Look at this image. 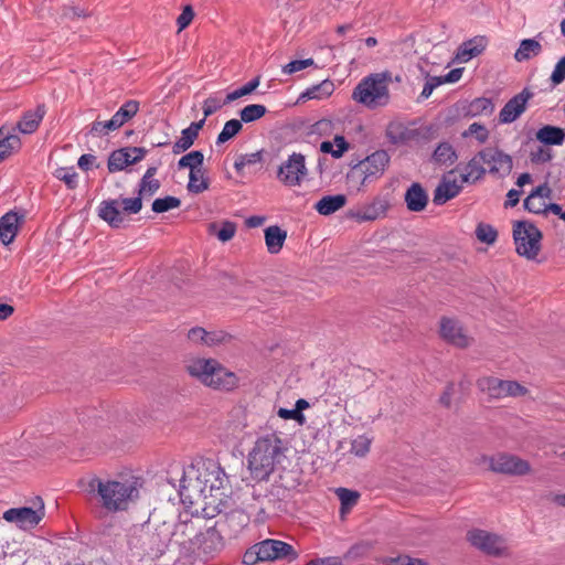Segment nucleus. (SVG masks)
Segmentation results:
<instances>
[{
	"instance_id": "f257e3e1",
	"label": "nucleus",
	"mask_w": 565,
	"mask_h": 565,
	"mask_svg": "<svg viewBox=\"0 0 565 565\" xmlns=\"http://www.w3.org/2000/svg\"><path fill=\"white\" fill-rule=\"evenodd\" d=\"M77 487L87 500H98L102 508L111 513L125 510L128 500L137 491L131 483L102 479L95 475L79 478Z\"/></svg>"
},
{
	"instance_id": "f03ea898",
	"label": "nucleus",
	"mask_w": 565,
	"mask_h": 565,
	"mask_svg": "<svg viewBox=\"0 0 565 565\" xmlns=\"http://www.w3.org/2000/svg\"><path fill=\"white\" fill-rule=\"evenodd\" d=\"M287 449L288 441L276 433L258 438L248 455V469L252 478L258 482L268 480L276 467L286 458Z\"/></svg>"
},
{
	"instance_id": "7ed1b4c3",
	"label": "nucleus",
	"mask_w": 565,
	"mask_h": 565,
	"mask_svg": "<svg viewBox=\"0 0 565 565\" xmlns=\"http://www.w3.org/2000/svg\"><path fill=\"white\" fill-rule=\"evenodd\" d=\"M192 376L216 390L231 391L237 386L235 373L226 370L214 359H198L188 365Z\"/></svg>"
},
{
	"instance_id": "20e7f679",
	"label": "nucleus",
	"mask_w": 565,
	"mask_h": 565,
	"mask_svg": "<svg viewBox=\"0 0 565 565\" xmlns=\"http://www.w3.org/2000/svg\"><path fill=\"white\" fill-rule=\"evenodd\" d=\"M390 79V72L371 74L356 85L353 89L352 98L369 108L385 106L390 99L387 87Z\"/></svg>"
},
{
	"instance_id": "39448f33",
	"label": "nucleus",
	"mask_w": 565,
	"mask_h": 565,
	"mask_svg": "<svg viewBox=\"0 0 565 565\" xmlns=\"http://www.w3.org/2000/svg\"><path fill=\"white\" fill-rule=\"evenodd\" d=\"M390 160L387 151L376 150L359 163L352 166L347 173V180L348 182L358 183V191H362L364 185L380 179L384 174Z\"/></svg>"
},
{
	"instance_id": "423d86ee",
	"label": "nucleus",
	"mask_w": 565,
	"mask_h": 565,
	"mask_svg": "<svg viewBox=\"0 0 565 565\" xmlns=\"http://www.w3.org/2000/svg\"><path fill=\"white\" fill-rule=\"evenodd\" d=\"M217 523L206 525L188 542L191 553L204 562L215 558L225 546L224 537L216 527Z\"/></svg>"
},
{
	"instance_id": "0eeeda50",
	"label": "nucleus",
	"mask_w": 565,
	"mask_h": 565,
	"mask_svg": "<svg viewBox=\"0 0 565 565\" xmlns=\"http://www.w3.org/2000/svg\"><path fill=\"white\" fill-rule=\"evenodd\" d=\"M142 195L121 199L122 212L119 211V201L116 199L104 200L99 203L97 215L111 228L124 227L125 217L122 213L137 214L142 209Z\"/></svg>"
},
{
	"instance_id": "6e6552de",
	"label": "nucleus",
	"mask_w": 565,
	"mask_h": 565,
	"mask_svg": "<svg viewBox=\"0 0 565 565\" xmlns=\"http://www.w3.org/2000/svg\"><path fill=\"white\" fill-rule=\"evenodd\" d=\"M542 237V232L530 221H516L513 225L515 250L530 260L537 257Z\"/></svg>"
},
{
	"instance_id": "1a4fd4ad",
	"label": "nucleus",
	"mask_w": 565,
	"mask_h": 565,
	"mask_svg": "<svg viewBox=\"0 0 565 565\" xmlns=\"http://www.w3.org/2000/svg\"><path fill=\"white\" fill-rule=\"evenodd\" d=\"M226 481L225 472L221 467H217L216 470L200 473L196 480L190 482L189 486L181 484L180 495L191 497V494H184V492L192 488V491H198L204 499L216 497V492L224 488Z\"/></svg>"
},
{
	"instance_id": "9d476101",
	"label": "nucleus",
	"mask_w": 565,
	"mask_h": 565,
	"mask_svg": "<svg viewBox=\"0 0 565 565\" xmlns=\"http://www.w3.org/2000/svg\"><path fill=\"white\" fill-rule=\"evenodd\" d=\"M482 460L489 462V469L495 473L525 476L531 471L527 460L507 452H499L491 457L483 456Z\"/></svg>"
},
{
	"instance_id": "9b49d317",
	"label": "nucleus",
	"mask_w": 565,
	"mask_h": 565,
	"mask_svg": "<svg viewBox=\"0 0 565 565\" xmlns=\"http://www.w3.org/2000/svg\"><path fill=\"white\" fill-rule=\"evenodd\" d=\"M480 391L487 393L490 398L518 397L527 393V388L516 381H504L493 376L481 377L477 381Z\"/></svg>"
},
{
	"instance_id": "f8f14e48",
	"label": "nucleus",
	"mask_w": 565,
	"mask_h": 565,
	"mask_svg": "<svg viewBox=\"0 0 565 565\" xmlns=\"http://www.w3.org/2000/svg\"><path fill=\"white\" fill-rule=\"evenodd\" d=\"M307 174L306 157L300 152L291 153L277 170V179L286 186H299Z\"/></svg>"
},
{
	"instance_id": "ddd939ff",
	"label": "nucleus",
	"mask_w": 565,
	"mask_h": 565,
	"mask_svg": "<svg viewBox=\"0 0 565 565\" xmlns=\"http://www.w3.org/2000/svg\"><path fill=\"white\" fill-rule=\"evenodd\" d=\"M36 500L40 503L36 510L30 507L11 508L4 511L3 519L22 530L35 527L44 518V503L40 497Z\"/></svg>"
},
{
	"instance_id": "4468645a",
	"label": "nucleus",
	"mask_w": 565,
	"mask_h": 565,
	"mask_svg": "<svg viewBox=\"0 0 565 565\" xmlns=\"http://www.w3.org/2000/svg\"><path fill=\"white\" fill-rule=\"evenodd\" d=\"M467 541L491 556H502L505 550L504 540L500 535L480 529L468 531Z\"/></svg>"
},
{
	"instance_id": "2eb2a0df",
	"label": "nucleus",
	"mask_w": 565,
	"mask_h": 565,
	"mask_svg": "<svg viewBox=\"0 0 565 565\" xmlns=\"http://www.w3.org/2000/svg\"><path fill=\"white\" fill-rule=\"evenodd\" d=\"M257 546L262 551L264 562L285 559L290 563L299 556L290 544L278 540L268 539L257 543Z\"/></svg>"
},
{
	"instance_id": "dca6fc26",
	"label": "nucleus",
	"mask_w": 565,
	"mask_h": 565,
	"mask_svg": "<svg viewBox=\"0 0 565 565\" xmlns=\"http://www.w3.org/2000/svg\"><path fill=\"white\" fill-rule=\"evenodd\" d=\"M478 156L490 166L489 172L491 174L501 173L503 177L510 174L513 162L511 156L504 153L498 148H484L478 152Z\"/></svg>"
},
{
	"instance_id": "f3484780",
	"label": "nucleus",
	"mask_w": 565,
	"mask_h": 565,
	"mask_svg": "<svg viewBox=\"0 0 565 565\" xmlns=\"http://www.w3.org/2000/svg\"><path fill=\"white\" fill-rule=\"evenodd\" d=\"M533 97V93L529 88L513 96L507 102L499 113V121L501 124H511L516 120L526 109L527 102Z\"/></svg>"
},
{
	"instance_id": "a211bd4d",
	"label": "nucleus",
	"mask_w": 565,
	"mask_h": 565,
	"mask_svg": "<svg viewBox=\"0 0 565 565\" xmlns=\"http://www.w3.org/2000/svg\"><path fill=\"white\" fill-rule=\"evenodd\" d=\"M390 203L386 199L376 196L371 203L359 207L355 211L350 212V216L355 218L358 222H370L375 221L386 214Z\"/></svg>"
},
{
	"instance_id": "6ab92c4d",
	"label": "nucleus",
	"mask_w": 565,
	"mask_h": 565,
	"mask_svg": "<svg viewBox=\"0 0 565 565\" xmlns=\"http://www.w3.org/2000/svg\"><path fill=\"white\" fill-rule=\"evenodd\" d=\"M440 335L448 343L456 345L458 348H467L469 345V340L467 335L462 332V328L458 323V321L443 317L440 320Z\"/></svg>"
},
{
	"instance_id": "aec40b11",
	"label": "nucleus",
	"mask_w": 565,
	"mask_h": 565,
	"mask_svg": "<svg viewBox=\"0 0 565 565\" xmlns=\"http://www.w3.org/2000/svg\"><path fill=\"white\" fill-rule=\"evenodd\" d=\"M46 114V107L44 104H40L36 106L34 110H26L23 113L21 119L17 122L11 130L15 134V131H20L24 135H31L35 132L43 120Z\"/></svg>"
},
{
	"instance_id": "412c9836",
	"label": "nucleus",
	"mask_w": 565,
	"mask_h": 565,
	"mask_svg": "<svg viewBox=\"0 0 565 565\" xmlns=\"http://www.w3.org/2000/svg\"><path fill=\"white\" fill-rule=\"evenodd\" d=\"M404 201L408 211L422 212L428 204V193L420 183L414 182L406 190Z\"/></svg>"
},
{
	"instance_id": "4be33fe9",
	"label": "nucleus",
	"mask_w": 565,
	"mask_h": 565,
	"mask_svg": "<svg viewBox=\"0 0 565 565\" xmlns=\"http://www.w3.org/2000/svg\"><path fill=\"white\" fill-rule=\"evenodd\" d=\"M248 523V514L242 509H234L224 515L222 526L223 530L228 531L230 536L236 537Z\"/></svg>"
},
{
	"instance_id": "5701e85b",
	"label": "nucleus",
	"mask_w": 565,
	"mask_h": 565,
	"mask_svg": "<svg viewBox=\"0 0 565 565\" xmlns=\"http://www.w3.org/2000/svg\"><path fill=\"white\" fill-rule=\"evenodd\" d=\"M488 39L486 36H475L465 41L457 51L456 57L459 62L466 63L480 55L487 47Z\"/></svg>"
},
{
	"instance_id": "b1692460",
	"label": "nucleus",
	"mask_w": 565,
	"mask_h": 565,
	"mask_svg": "<svg viewBox=\"0 0 565 565\" xmlns=\"http://www.w3.org/2000/svg\"><path fill=\"white\" fill-rule=\"evenodd\" d=\"M23 220V215H19L17 212L10 211L0 217V241L8 245L10 244L17 233L19 223Z\"/></svg>"
},
{
	"instance_id": "393cba45",
	"label": "nucleus",
	"mask_w": 565,
	"mask_h": 565,
	"mask_svg": "<svg viewBox=\"0 0 565 565\" xmlns=\"http://www.w3.org/2000/svg\"><path fill=\"white\" fill-rule=\"evenodd\" d=\"M21 149V139L11 129L0 128V163Z\"/></svg>"
},
{
	"instance_id": "a878e982",
	"label": "nucleus",
	"mask_w": 565,
	"mask_h": 565,
	"mask_svg": "<svg viewBox=\"0 0 565 565\" xmlns=\"http://www.w3.org/2000/svg\"><path fill=\"white\" fill-rule=\"evenodd\" d=\"M462 190V186L454 181H448L446 178L441 180V182L437 185L434 191L433 202L436 205H443L447 201L456 198Z\"/></svg>"
},
{
	"instance_id": "bb28decb",
	"label": "nucleus",
	"mask_w": 565,
	"mask_h": 565,
	"mask_svg": "<svg viewBox=\"0 0 565 565\" xmlns=\"http://www.w3.org/2000/svg\"><path fill=\"white\" fill-rule=\"evenodd\" d=\"M494 110L492 99L487 97H477L463 107L465 117L490 116Z\"/></svg>"
},
{
	"instance_id": "cd10ccee",
	"label": "nucleus",
	"mask_w": 565,
	"mask_h": 565,
	"mask_svg": "<svg viewBox=\"0 0 565 565\" xmlns=\"http://www.w3.org/2000/svg\"><path fill=\"white\" fill-rule=\"evenodd\" d=\"M347 204L344 194L324 195L316 204L315 209L321 215H331Z\"/></svg>"
},
{
	"instance_id": "c85d7f7f",
	"label": "nucleus",
	"mask_w": 565,
	"mask_h": 565,
	"mask_svg": "<svg viewBox=\"0 0 565 565\" xmlns=\"http://www.w3.org/2000/svg\"><path fill=\"white\" fill-rule=\"evenodd\" d=\"M264 234L267 250L270 254H278L284 246L287 232L281 230L278 225H271L265 228Z\"/></svg>"
},
{
	"instance_id": "c756f323",
	"label": "nucleus",
	"mask_w": 565,
	"mask_h": 565,
	"mask_svg": "<svg viewBox=\"0 0 565 565\" xmlns=\"http://www.w3.org/2000/svg\"><path fill=\"white\" fill-rule=\"evenodd\" d=\"M131 156V151L129 147L120 148L114 150L109 157L107 162V168L110 173L121 171L126 169L130 164H135Z\"/></svg>"
},
{
	"instance_id": "7c9ffc66",
	"label": "nucleus",
	"mask_w": 565,
	"mask_h": 565,
	"mask_svg": "<svg viewBox=\"0 0 565 565\" xmlns=\"http://www.w3.org/2000/svg\"><path fill=\"white\" fill-rule=\"evenodd\" d=\"M385 136L392 145L399 146L411 140L414 136V131L402 122L392 121L386 127Z\"/></svg>"
},
{
	"instance_id": "2f4dec72",
	"label": "nucleus",
	"mask_w": 565,
	"mask_h": 565,
	"mask_svg": "<svg viewBox=\"0 0 565 565\" xmlns=\"http://www.w3.org/2000/svg\"><path fill=\"white\" fill-rule=\"evenodd\" d=\"M536 139L545 146H559L565 140V131L559 127L546 125L537 130Z\"/></svg>"
},
{
	"instance_id": "473e14b6",
	"label": "nucleus",
	"mask_w": 565,
	"mask_h": 565,
	"mask_svg": "<svg viewBox=\"0 0 565 565\" xmlns=\"http://www.w3.org/2000/svg\"><path fill=\"white\" fill-rule=\"evenodd\" d=\"M542 53V45L535 39H524L520 42L519 49L514 53L518 62L529 61Z\"/></svg>"
},
{
	"instance_id": "72a5a7b5",
	"label": "nucleus",
	"mask_w": 565,
	"mask_h": 565,
	"mask_svg": "<svg viewBox=\"0 0 565 565\" xmlns=\"http://www.w3.org/2000/svg\"><path fill=\"white\" fill-rule=\"evenodd\" d=\"M139 102L129 99L122 104V106L113 115L114 126L120 128L131 118H134L139 110Z\"/></svg>"
},
{
	"instance_id": "f704fd0d",
	"label": "nucleus",
	"mask_w": 565,
	"mask_h": 565,
	"mask_svg": "<svg viewBox=\"0 0 565 565\" xmlns=\"http://www.w3.org/2000/svg\"><path fill=\"white\" fill-rule=\"evenodd\" d=\"M431 159L437 164L451 166L458 159L455 148L447 141L440 142L435 149Z\"/></svg>"
},
{
	"instance_id": "c9c22d12",
	"label": "nucleus",
	"mask_w": 565,
	"mask_h": 565,
	"mask_svg": "<svg viewBox=\"0 0 565 565\" xmlns=\"http://www.w3.org/2000/svg\"><path fill=\"white\" fill-rule=\"evenodd\" d=\"M334 92V84L330 79H324L321 83L307 88L301 95V99H323L329 97Z\"/></svg>"
},
{
	"instance_id": "e433bc0d",
	"label": "nucleus",
	"mask_w": 565,
	"mask_h": 565,
	"mask_svg": "<svg viewBox=\"0 0 565 565\" xmlns=\"http://www.w3.org/2000/svg\"><path fill=\"white\" fill-rule=\"evenodd\" d=\"M205 169L190 171L186 189L190 193L200 194L210 188V180Z\"/></svg>"
},
{
	"instance_id": "4c0bfd02",
	"label": "nucleus",
	"mask_w": 565,
	"mask_h": 565,
	"mask_svg": "<svg viewBox=\"0 0 565 565\" xmlns=\"http://www.w3.org/2000/svg\"><path fill=\"white\" fill-rule=\"evenodd\" d=\"M171 536L172 533L168 532L161 537V532L159 531L148 534V541L150 544V550L148 551V554L153 556L162 555L171 541Z\"/></svg>"
},
{
	"instance_id": "58836bf2",
	"label": "nucleus",
	"mask_w": 565,
	"mask_h": 565,
	"mask_svg": "<svg viewBox=\"0 0 565 565\" xmlns=\"http://www.w3.org/2000/svg\"><path fill=\"white\" fill-rule=\"evenodd\" d=\"M335 493L340 500V513L342 515L350 512L360 499L358 491L348 488H338Z\"/></svg>"
},
{
	"instance_id": "ea45409f",
	"label": "nucleus",
	"mask_w": 565,
	"mask_h": 565,
	"mask_svg": "<svg viewBox=\"0 0 565 565\" xmlns=\"http://www.w3.org/2000/svg\"><path fill=\"white\" fill-rule=\"evenodd\" d=\"M203 152L200 150H193L179 159L178 169H190V171L200 170L203 169Z\"/></svg>"
},
{
	"instance_id": "a19ab883",
	"label": "nucleus",
	"mask_w": 565,
	"mask_h": 565,
	"mask_svg": "<svg viewBox=\"0 0 565 565\" xmlns=\"http://www.w3.org/2000/svg\"><path fill=\"white\" fill-rule=\"evenodd\" d=\"M267 108L260 104H249L239 110V117L242 124H249L264 117L267 113Z\"/></svg>"
},
{
	"instance_id": "79ce46f5",
	"label": "nucleus",
	"mask_w": 565,
	"mask_h": 565,
	"mask_svg": "<svg viewBox=\"0 0 565 565\" xmlns=\"http://www.w3.org/2000/svg\"><path fill=\"white\" fill-rule=\"evenodd\" d=\"M243 129V124L239 119H231L225 122L222 131L216 138V145H222L234 138Z\"/></svg>"
},
{
	"instance_id": "37998d69",
	"label": "nucleus",
	"mask_w": 565,
	"mask_h": 565,
	"mask_svg": "<svg viewBox=\"0 0 565 565\" xmlns=\"http://www.w3.org/2000/svg\"><path fill=\"white\" fill-rule=\"evenodd\" d=\"M259 83H260V76L258 75V76L254 77L253 79H250L249 82H247L242 87L233 90L232 93H228L226 95L224 104L232 103L243 96L252 94L258 87Z\"/></svg>"
},
{
	"instance_id": "c03bdc74",
	"label": "nucleus",
	"mask_w": 565,
	"mask_h": 565,
	"mask_svg": "<svg viewBox=\"0 0 565 565\" xmlns=\"http://www.w3.org/2000/svg\"><path fill=\"white\" fill-rule=\"evenodd\" d=\"M181 206V200L177 196L167 195L164 198H158L152 202L151 210L154 213H164L173 209Z\"/></svg>"
},
{
	"instance_id": "a18cd8bd",
	"label": "nucleus",
	"mask_w": 565,
	"mask_h": 565,
	"mask_svg": "<svg viewBox=\"0 0 565 565\" xmlns=\"http://www.w3.org/2000/svg\"><path fill=\"white\" fill-rule=\"evenodd\" d=\"M54 177L63 181L70 190H74L78 185L77 173L74 167H62L55 170Z\"/></svg>"
},
{
	"instance_id": "49530a36",
	"label": "nucleus",
	"mask_w": 565,
	"mask_h": 565,
	"mask_svg": "<svg viewBox=\"0 0 565 565\" xmlns=\"http://www.w3.org/2000/svg\"><path fill=\"white\" fill-rule=\"evenodd\" d=\"M76 420L79 424L86 423V422H98V420H107L104 418L99 412H97L95 408L87 407L82 409L81 412H75ZM63 420L66 422H75V418L71 417L70 415L66 418H63Z\"/></svg>"
},
{
	"instance_id": "de8ad7c7",
	"label": "nucleus",
	"mask_w": 565,
	"mask_h": 565,
	"mask_svg": "<svg viewBox=\"0 0 565 565\" xmlns=\"http://www.w3.org/2000/svg\"><path fill=\"white\" fill-rule=\"evenodd\" d=\"M384 565H428L423 558H414L409 555H398L396 557L385 556L380 559Z\"/></svg>"
},
{
	"instance_id": "09e8293b",
	"label": "nucleus",
	"mask_w": 565,
	"mask_h": 565,
	"mask_svg": "<svg viewBox=\"0 0 565 565\" xmlns=\"http://www.w3.org/2000/svg\"><path fill=\"white\" fill-rule=\"evenodd\" d=\"M476 236L480 242L491 245L497 241L498 232L492 225L480 223L476 228Z\"/></svg>"
},
{
	"instance_id": "8fccbe9b",
	"label": "nucleus",
	"mask_w": 565,
	"mask_h": 565,
	"mask_svg": "<svg viewBox=\"0 0 565 565\" xmlns=\"http://www.w3.org/2000/svg\"><path fill=\"white\" fill-rule=\"evenodd\" d=\"M161 186V183L158 179L150 178H141L138 184L137 194L142 195L143 198L152 196Z\"/></svg>"
},
{
	"instance_id": "3c124183",
	"label": "nucleus",
	"mask_w": 565,
	"mask_h": 565,
	"mask_svg": "<svg viewBox=\"0 0 565 565\" xmlns=\"http://www.w3.org/2000/svg\"><path fill=\"white\" fill-rule=\"evenodd\" d=\"M196 138L198 137H194L193 134H191L186 129H183L181 131V137L173 143L172 152L174 154H179L181 152L186 151L189 148L192 147Z\"/></svg>"
},
{
	"instance_id": "603ef678",
	"label": "nucleus",
	"mask_w": 565,
	"mask_h": 565,
	"mask_svg": "<svg viewBox=\"0 0 565 565\" xmlns=\"http://www.w3.org/2000/svg\"><path fill=\"white\" fill-rule=\"evenodd\" d=\"M371 443L372 439L365 435L359 436L351 444V452L358 457H364L370 451Z\"/></svg>"
},
{
	"instance_id": "864d4df0",
	"label": "nucleus",
	"mask_w": 565,
	"mask_h": 565,
	"mask_svg": "<svg viewBox=\"0 0 565 565\" xmlns=\"http://www.w3.org/2000/svg\"><path fill=\"white\" fill-rule=\"evenodd\" d=\"M483 161L480 159L478 153L469 160V162L465 167V171L471 172L473 177V181H478L483 178L486 174V169L482 166Z\"/></svg>"
},
{
	"instance_id": "5fc2aeb1",
	"label": "nucleus",
	"mask_w": 565,
	"mask_h": 565,
	"mask_svg": "<svg viewBox=\"0 0 565 565\" xmlns=\"http://www.w3.org/2000/svg\"><path fill=\"white\" fill-rule=\"evenodd\" d=\"M476 136V139L480 143H484L489 138V131L484 125L479 122H473L469 126V128L462 134V137Z\"/></svg>"
},
{
	"instance_id": "6e6d98bb",
	"label": "nucleus",
	"mask_w": 565,
	"mask_h": 565,
	"mask_svg": "<svg viewBox=\"0 0 565 565\" xmlns=\"http://www.w3.org/2000/svg\"><path fill=\"white\" fill-rule=\"evenodd\" d=\"M313 64H315L313 58L291 61L290 63L286 64L282 67V73L284 74H294L298 71H301L309 66H312Z\"/></svg>"
},
{
	"instance_id": "4d7b16f0",
	"label": "nucleus",
	"mask_w": 565,
	"mask_h": 565,
	"mask_svg": "<svg viewBox=\"0 0 565 565\" xmlns=\"http://www.w3.org/2000/svg\"><path fill=\"white\" fill-rule=\"evenodd\" d=\"M235 232V223L225 221L222 223L221 228L217 232H215V235L221 242H228L234 237Z\"/></svg>"
},
{
	"instance_id": "13d9d810",
	"label": "nucleus",
	"mask_w": 565,
	"mask_h": 565,
	"mask_svg": "<svg viewBox=\"0 0 565 565\" xmlns=\"http://www.w3.org/2000/svg\"><path fill=\"white\" fill-rule=\"evenodd\" d=\"M232 337L224 331H206L205 345L214 347L230 341Z\"/></svg>"
},
{
	"instance_id": "bf43d9fd",
	"label": "nucleus",
	"mask_w": 565,
	"mask_h": 565,
	"mask_svg": "<svg viewBox=\"0 0 565 565\" xmlns=\"http://www.w3.org/2000/svg\"><path fill=\"white\" fill-rule=\"evenodd\" d=\"M257 543L246 550L243 555V564L255 565L258 562H264L262 551L257 548Z\"/></svg>"
},
{
	"instance_id": "052dcab7",
	"label": "nucleus",
	"mask_w": 565,
	"mask_h": 565,
	"mask_svg": "<svg viewBox=\"0 0 565 565\" xmlns=\"http://www.w3.org/2000/svg\"><path fill=\"white\" fill-rule=\"evenodd\" d=\"M550 79L553 87L559 85L565 81V55L556 63Z\"/></svg>"
},
{
	"instance_id": "680f3d73",
	"label": "nucleus",
	"mask_w": 565,
	"mask_h": 565,
	"mask_svg": "<svg viewBox=\"0 0 565 565\" xmlns=\"http://www.w3.org/2000/svg\"><path fill=\"white\" fill-rule=\"evenodd\" d=\"M117 126H114V120L113 118H110L109 120H106V121H94L92 124V128H90V132L92 134H97V135H107L108 131H114V130H117Z\"/></svg>"
},
{
	"instance_id": "e2e57ef3",
	"label": "nucleus",
	"mask_w": 565,
	"mask_h": 565,
	"mask_svg": "<svg viewBox=\"0 0 565 565\" xmlns=\"http://www.w3.org/2000/svg\"><path fill=\"white\" fill-rule=\"evenodd\" d=\"M223 105H225L224 102L221 103V100L217 97H215V96L207 97L203 104L204 118L206 119L209 116L216 113Z\"/></svg>"
},
{
	"instance_id": "0e129e2a",
	"label": "nucleus",
	"mask_w": 565,
	"mask_h": 565,
	"mask_svg": "<svg viewBox=\"0 0 565 565\" xmlns=\"http://www.w3.org/2000/svg\"><path fill=\"white\" fill-rule=\"evenodd\" d=\"M193 18H194L193 8L190 4L185 6L183 8L181 14L177 19V24H178L179 31H182L185 28H188L189 24L191 23V21L193 20Z\"/></svg>"
},
{
	"instance_id": "69168bd1",
	"label": "nucleus",
	"mask_w": 565,
	"mask_h": 565,
	"mask_svg": "<svg viewBox=\"0 0 565 565\" xmlns=\"http://www.w3.org/2000/svg\"><path fill=\"white\" fill-rule=\"evenodd\" d=\"M277 415L284 420L292 419L298 424H303L306 420L303 413H298L295 408L287 409L281 407L278 409Z\"/></svg>"
},
{
	"instance_id": "338daca9",
	"label": "nucleus",
	"mask_w": 565,
	"mask_h": 565,
	"mask_svg": "<svg viewBox=\"0 0 565 565\" xmlns=\"http://www.w3.org/2000/svg\"><path fill=\"white\" fill-rule=\"evenodd\" d=\"M441 84L443 81H440L438 76L429 77L419 95V100L427 99L431 95L433 90Z\"/></svg>"
},
{
	"instance_id": "774afa93",
	"label": "nucleus",
	"mask_w": 565,
	"mask_h": 565,
	"mask_svg": "<svg viewBox=\"0 0 565 565\" xmlns=\"http://www.w3.org/2000/svg\"><path fill=\"white\" fill-rule=\"evenodd\" d=\"M188 339L195 344L205 345L206 330L201 327L191 328L188 332Z\"/></svg>"
}]
</instances>
